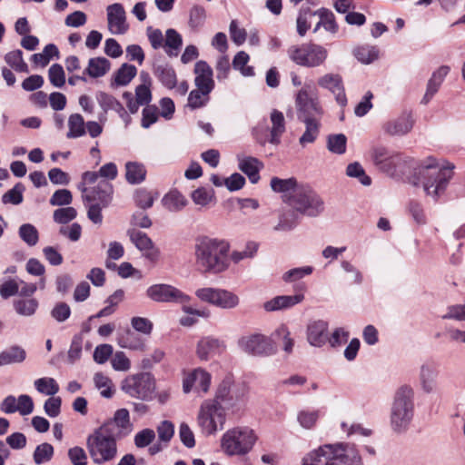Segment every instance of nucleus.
I'll return each mask as SVG.
<instances>
[{
	"label": "nucleus",
	"mask_w": 465,
	"mask_h": 465,
	"mask_svg": "<svg viewBox=\"0 0 465 465\" xmlns=\"http://www.w3.org/2000/svg\"><path fill=\"white\" fill-rule=\"evenodd\" d=\"M270 119L272 126L269 143L272 144H279L281 136L285 132V120L283 114L274 109L271 112Z\"/></svg>",
	"instance_id": "7c9ffc66"
},
{
	"label": "nucleus",
	"mask_w": 465,
	"mask_h": 465,
	"mask_svg": "<svg viewBox=\"0 0 465 465\" xmlns=\"http://www.w3.org/2000/svg\"><path fill=\"white\" fill-rule=\"evenodd\" d=\"M414 125L412 113L404 111L398 117L385 122L382 130L391 136H402L409 134Z\"/></svg>",
	"instance_id": "aec40b11"
},
{
	"label": "nucleus",
	"mask_w": 465,
	"mask_h": 465,
	"mask_svg": "<svg viewBox=\"0 0 465 465\" xmlns=\"http://www.w3.org/2000/svg\"><path fill=\"white\" fill-rule=\"evenodd\" d=\"M121 389L130 397L147 401L155 390L154 379L147 372L129 375L122 381Z\"/></svg>",
	"instance_id": "f8f14e48"
},
{
	"label": "nucleus",
	"mask_w": 465,
	"mask_h": 465,
	"mask_svg": "<svg viewBox=\"0 0 465 465\" xmlns=\"http://www.w3.org/2000/svg\"><path fill=\"white\" fill-rule=\"evenodd\" d=\"M238 345L242 351L252 356H269L275 352L271 338L260 333L242 337Z\"/></svg>",
	"instance_id": "2eb2a0df"
},
{
	"label": "nucleus",
	"mask_w": 465,
	"mask_h": 465,
	"mask_svg": "<svg viewBox=\"0 0 465 465\" xmlns=\"http://www.w3.org/2000/svg\"><path fill=\"white\" fill-rule=\"evenodd\" d=\"M35 390L44 395L54 396L59 391L57 381L51 377H43L34 381Z\"/></svg>",
	"instance_id": "09e8293b"
},
{
	"label": "nucleus",
	"mask_w": 465,
	"mask_h": 465,
	"mask_svg": "<svg viewBox=\"0 0 465 465\" xmlns=\"http://www.w3.org/2000/svg\"><path fill=\"white\" fill-rule=\"evenodd\" d=\"M59 51L56 45L49 44L45 46L42 53L35 54L32 55V61L42 67L46 66L53 57H58Z\"/></svg>",
	"instance_id": "603ef678"
},
{
	"label": "nucleus",
	"mask_w": 465,
	"mask_h": 465,
	"mask_svg": "<svg viewBox=\"0 0 465 465\" xmlns=\"http://www.w3.org/2000/svg\"><path fill=\"white\" fill-rule=\"evenodd\" d=\"M97 100L101 107L104 110H113L118 113L120 117L124 120L126 124L129 123L130 117L128 116L123 104L115 99L113 95L106 93H100L97 95Z\"/></svg>",
	"instance_id": "72a5a7b5"
},
{
	"label": "nucleus",
	"mask_w": 465,
	"mask_h": 465,
	"mask_svg": "<svg viewBox=\"0 0 465 465\" xmlns=\"http://www.w3.org/2000/svg\"><path fill=\"white\" fill-rule=\"evenodd\" d=\"M415 392L411 386L401 385L393 396L391 408V426L396 432L405 431L414 416Z\"/></svg>",
	"instance_id": "20e7f679"
},
{
	"label": "nucleus",
	"mask_w": 465,
	"mask_h": 465,
	"mask_svg": "<svg viewBox=\"0 0 465 465\" xmlns=\"http://www.w3.org/2000/svg\"><path fill=\"white\" fill-rule=\"evenodd\" d=\"M69 131L66 137L74 139L85 134V124L83 116L79 114H73L68 119Z\"/></svg>",
	"instance_id": "c03bdc74"
},
{
	"label": "nucleus",
	"mask_w": 465,
	"mask_h": 465,
	"mask_svg": "<svg viewBox=\"0 0 465 465\" xmlns=\"http://www.w3.org/2000/svg\"><path fill=\"white\" fill-rule=\"evenodd\" d=\"M248 387L243 382L235 383L231 378L224 379L218 386L214 399L224 410L240 411L248 399Z\"/></svg>",
	"instance_id": "9d476101"
},
{
	"label": "nucleus",
	"mask_w": 465,
	"mask_h": 465,
	"mask_svg": "<svg viewBox=\"0 0 465 465\" xmlns=\"http://www.w3.org/2000/svg\"><path fill=\"white\" fill-rule=\"evenodd\" d=\"M54 456V447L47 442L38 445L34 452V461L35 464L40 465L42 463L49 461Z\"/></svg>",
	"instance_id": "e2e57ef3"
},
{
	"label": "nucleus",
	"mask_w": 465,
	"mask_h": 465,
	"mask_svg": "<svg viewBox=\"0 0 465 465\" xmlns=\"http://www.w3.org/2000/svg\"><path fill=\"white\" fill-rule=\"evenodd\" d=\"M286 203L297 213L309 217H316L324 210L323 200L307 185L296 188Z\"/></svg>",
	"instance_id": "0eeeda50"
},
{
	"label": "nucleus",
	"mask_w": 465,
	"mask_h": 465,
	"mask_svg": "<svg viewBox=\"0 0 465 465\" xmlns=\"http://www.w3.org/2000/svg\"><path fill=\"white\" fill-rule=\"evenodd\" d=\"M140 79L142 80V84L135 89V99L141 105H145L152 100V93L150 90L151 77L148 73L141 72Z\"/></svg>",
	"instance_id": "a19ab883"
},
{
	"label": "nucleus",
	"mask_w": 465,
	"mask_h": 465,
	"mask_svg": "<svg viewBox=\"0 0 465 465\" xmlns=\"http://www.w3.org/2000/svg\"><path fill=\"white\" fill-rule=\"evenodd\" d=\"M194 84L196 88L212 92L214 88L213 69L204 61H198L194 65Z\"/></svg>",
	"instance_id": "b1692460"
},
{
	"label": "nucleus",
	"mask_w": 465,
	"mask_h": 465,
	"mask_svg": "<svg viewBox=\"0 0 465 465\" xmlns=\"http://www.w3.org/2000/svg\"><path fill=\"white\" fill-rule=\"evenodd\" d=\"M125 177L132 184L139 183L145 178L146 171L143 164L136 162H128L125 164Z\"/></svg>",
	"instance_id": "37998d69"
},
{
	"label": "nucleus",
	"mask_w": 465,
	"mask_h": 465,
	"mask_svg": "<svg viewBox=\"0 0 465 465\" xmlns=\"http://www.w3.org/2000/svg\"><path fill=\"white\" fill-rule=\"evenodd\" d=\"M111 63L104 57H93L88 61V65L84 71V75L93 78L102 77L110 70Z\"/></svg>",
	"instance_id": "c9c22d12"
},
{
	"label": "nucleus",
	"mask_w": 465,
	"mask_h": 465,
	"mask_svg": "<svg viewBox=\"0 0 465 465\" xmlns=\"http://www.w3.org/2000/svg\"><path fill=\"white\" fill-rule=\"evenodd\" d=\"M302 465H331L329 444L309 452L303 458Z\"/></svg>",
	"instance_id": "473e14b6"
},
{
	"label": "nucleus",
	"mask_w": 465,
	"mask_h": 465,
	"mask_svg": "<svg viewBox=\"0 0 465 465\" xmlns=\"http://www.w3.org/2000/svg\"><path fill=\"white\" fill-rule=\"evenodd\" d=\"M5 63L15 72L28 73V64L25 63L23 57V52L21 50H14L8 52L5 55Z\"/></svg>",
	"instance_id": "a18cd8bd"
},
{
	"label": "nucleus",
	"mask_w": 465,
	"mask_h": 465,
	"mask_svg": "<svg viewBox=\"0 0 465 465\" xmlns=\"http://www.w3.org/2000/svg\"><path fill=\"white\" fill-rule=\"evenodd\" d=\"M438 374L436 366L431 363H424L420 366L419 381L423 392L429 394L436 391Z\"/></svg>",
	"instance_id": "a878e982"
},
{
	"label": "nucleus",
	"mask_w": 465,
	"mask_h": 465,
	"mask_svg": "<svg viewBox=\"0 0 465 465\" xmlns=\"http://www.w3.org/2000/svg\"><path fill=\"white\" fill-rule=\"evenodd\" d=\"M137 69L134 65L123 64L121 67L114 73L112 86L127 85L136 75Z\"/></svg>",
	"instance_id": "58836bf2"
},
{
	"label": "nucleus",
	"mask_w": 465,
	"mask_h": 465,
	"mask_svg": "<svg viewBox=\"0 0 465 465\" xmlns=\"http://www.w3.org/2000/svg\"><path fill=\"white\" fill-rule=\"evenodd\" d=\"M191 197L196 205L205 207L214 200V193L213 190H207L201 187L194 190L192 193Z\"/></svg>",
	"instance_id": "0e129e2a"
},
{
	"label": "nucleus",
	"mask_w": 465,
	"mask_h": 465,
	"mask_svg": "<svg viewBox=\"0 0 465 465\" xmlns=\"http://www.w3.org/2000/svg\"><path fill=\"white\" fill-rule=\"evenodd\" d=\"M249 59L250 57L247 53L244 51H240L235 54L232 60L233 68L235 70H239L243 76L254 75L253 67L247 65Z\"/></svg>",
	"instance_id": "5fc2aeb1"
},
{
	"label": "nucleus",
	"mask_w": 465,
	"mask_h": 465,
	"mask_svg": "<svg viewBox=\"0 0 465 465\" xmlns=\"http://www.w3.org/2000/svg\"><path fill=\"white\" fill-rule=\"evenodd\" d=\"M329 325L325 321L316 320L307 325L306 336L310 345L322 347L329 340Z\"/></svg>",
	"instance_id": "4be33fe9"
},
{
	"label": "nucleus",
	"mask_w": 465,
	"mask_h": 465,
	"mask_svg": "<svg viewBox=\"0 0 465 465\" xmlns=\"http://www.w3.org/2000/svg\"><path fill=\"white\" fill-rule=\"evenodd\" d=\"M295 106L300 121L318 120L323 115L318 92L312 83H306L295 95Z\"/></svg>",
	"instance_id": "6e6552de"
},
{
	"label": "nucleus",
	"mask_w": 465,
	"mask_h": 465,
	"mask_svg": "<svg viewBox=\"0 0 465 465\" xmlns=\"http://www.w3.org/2000/svg\"><path fill=\"white\" fill-rule=\"evenodd\" d=\"M161 202L163 206L171 213H179L188 204L185 196L176 189L165 193Z\"/></svg>",
	"instance_id": "c756f323"
},
{
	"label": "nucleus",
	"mask_w": 465,
	"mask_h": 465,
	"mask_svg": "<svg viewBox=\"0 0 465 465\" xmlns=\"http://www.w3.org/2000/svg\"><path fill=\"white\" fill-rule=\"evenodd\" d=\"M230 243L224 239L200 236L194 244L195 263L203 272L220 273L229 266Z\"/></svg>",
	"instance_id": "f257e3e1"
},
{
	"label": "nucleus",
	"mask_w": 465,
	"mask_h": 465,
	"mask_svg": "<svg viewBox=\"0 0 465 465\" xmlns=\"http://www.w3.org/2000/svg\"><path fill=\"white\" fill-rule=\"evenodd\" d=\"M319 416V411L302 410L298 412L297 420L303 429L311 430L316 425Z\"/></svg>",
	"instance_id": "4d7b16f0"
},
{
	"label": "nucleus",
	"mask_w": 465,
	"mask_h": 465,
	"mask_svg": "<svg viewBox=\"0 0 465 465\" xmlns=\"http://www.w3.org/2000/svg\"><path fill=\"white\" fill-rule=\"evenodd\" d=\"M223 343L215 338L204 337L197 343L196 354L202 361H208L213 357L222 353Z\"/></svg>",
	"instance_id": "393cba45"
},
{
	"label": "nucleus",
	"mask_w": 465,
	"mask_h": 465,
	"mask_svg": "<svg viewBox=\"0 0 465 465\" xmlns=\"http://www.w3.org/2000/svg\"><path fill=\"white\" fill-rule=\"evenodd\" d=\"M25 359V350L19 345H13L0 352V366L20 364Z\"/></svg>",
	"instance_id": "2f4dec72"
},
{
	"label": "nucleus",
	"mask_w": 465,
	"mask_h": 465,
	"mask_svg": "<svg viewBox=\"0 0 465 465\" xmlns=\"http://www.w3.org/2000/svg\"><path fill=\"white\" fill-rule=\"evenodd\" d=\"M347 138L342 134H331L327 139V148L336 154H342L346 151Z\"/></svg>",
	"instance_id": "bf43d9fd"
},
{
	"label": "nucleus",
	"mask_w": 465,
	"mask_h": 465,
	"mask_svg": "<svg viewBox=\"0 0 465 465\" xmlns=\"http://www.w3.org/2000/svg\"><path fill=\"white\" fill-rule=\"evenodd\" d=\"M113 186L105 180L98 182L91 190L83 193V199L89 203L87 217L95 224L103 223L102 209L107 207L112 201Z\"/></svg>",
	"instance_id": "1a4fd4ad"
},
{
	"label": "nucleus",
	"mask_w": 465,
	"mask_h": 465,
	"mask_svg": "<svg viewBox=\"0 0 465 465\" xmlns=\"http://www.w3.org/2000/svg\"><path fill=\"white\" fill-rule=\"evenodd\" d=\"M302 122L305 125V130L299 138V144L305 148L308 144L313 143L317 140L320 134L321 121L306 120Z\"/></svg>",
	"instance_id": "e433bc0d"
},
{
	"label": "nucleus",
	"mask_w": 465,
	"mask_h": 465,
	"mask_svg": "<svg viewBox=\"0 0 465 465\" xmlns=\"http://www.w3.org/2000/svg\"><path fill=\"white\" fill-rule=\"evenodd\" d=\"M155 73L160 82L165 87L173 89L176 86V74L172 67L159 65L157 66Z\"/></svg>",
	"instance_id": "864d4df0"
},
{
	"label": "nucleus",
	"mask_w": 465,
	"mask_h": 465,
	"mask_svg": "<svg viewBox=\"0 0 465 465\" xmlns=\"http://www.w3.org/2000/svg\"><path fill=\"white\" fill-rule=\"evenodd\" d=\"M155 197L153 192L141 188L134 193V202L138 207L144 210L153 206Z\"/></svg>",
	"instance_id": "69168bd1"
},
{
	"label": "nucleus",
	"mask_w": 465,
	"mask_h": 465,
	"mask_svg": "<svg viewBox=\"0 0 465 465\" xmlns=\"http://www.w3.org/2000/svg\"><path fill=\"white\" fill-rule=\"evenodd\" d=\"M317 84L321 88L327 89L331 92L340 106H346L347 97L341 74L334 73L324 74L317 79Z\"/></svg>",
	"instance_id": "6ab92c4d"
},
{
	"label": "nucleus",
	"mask_w": 465,
	"mask_h": 465,
	"mask_svg": "<svg viewBox=\"0 0 465 465\" xmlns=\"http://www.w3.org/2000/svg\"><path fill=\"white\" fill-rule=\"evenodd\" d=\"M182 310L186 314L180 318L179 322L182 326L191 327L194 325L198 322V318L207 319L210 317V311L205 310H197L189 306L188 303L182 304Z\"/></svg>",
	"instance_id": "4c0bfd02"
},
{
	"label": "nucleus",
	"mask_w": 465,
	"mask_h": 465,
	"mask_svg": "<svg viewBox=\"0 0 465 465\" xmlns=\"http://www.w3.org/2000/svg\"><path fill=\"white\" fill-rule=\"evenodd\" d=\"M20 238L28 245L35 246L39 240L37 229L31 223L22 224L19 228Z\"/></svg>",
	"instance_id": "13d9d810"
},
{
	"label": "nucleus",
	"mask_w": 465,
	"mask_h": 465,
	"mask_svg": "<svg viewBox=\"0 0 465 465\" xmlns=\"http://www.w3.org/2000/svg\"><path fill=\"white\" fill-rule=\"evenodd\" d=\"M207 12L204 6L195 4L188 12V25L193 31H199L205 24Z\"/></svg>",
	"instance_id": "ea45409f"
},
{
	"label": "nucleus",
	"mask_w": 465,
	"mask_h": 465,
	"mask_svg": "<svg viewBox=\"0 0 465 465\" xmlns=\"http://www.w3.org/2000/svg\"><path fill=\"white\" fill-rule=\"evenodd\" d=\"M94 385L99 390L100 394L106 399L113 397L114 393V384L112 380L104 374L98 372L94 376Z\"/></svg>",
	"instance_id": "3c124183"
},
{
	"label": "nucleus",
	"mask_w": 465,
	"mask_h": 465,
	"mask_svg": "<svg viewBox=\"0 0 465 465\" xmlns=\"http://www.w3.org/2000/svg\"><path fill=\"white\" fill-rule=\"evenodd\" d=\"M146 296L155 302L163 303H189L191 297L173 285L155 283L146 290Z\"/></svg>",
	"instance_id": "4468645a"
},
{
	"label": "nucleus",
	"mask_w": 465,
	"mask_h": 465,
	"mask_svg": "<svg viewBox=\"0 0 465 465\" xmlns=\"http://www.w3.org/2000/svg\"><path fill=\"white\" fill-rule=\"evenodd\" d=\"M303 299V294L280 295L264 302L263 308L266 312L287 310L301 303Z\"/></svg>",
	"instance_id": "bb28decb"
},
{
	"label": "nucleus",
	"mask_w": 465,
	"mask_h": 465,
	"mask_svg": "<svg viewBox=\"0 0 465 465\" xmlns=\"http://www.w3.org/2000/svg\"><path fill=\"white\" fill-rule=\"evenodd\" d=\"M86 448L95 464L114 460L117 454V444L111 424H103L90 434L86 440Z\"/></svg>",
	"instance_id": "39448f33"
},
{
	"label": "nucleus",
	"mask_w": 465,
	"mask_h": 465,
	"mask_svg": "<svg viewBox=\"0 0 465 465\" xmlns=\"http://www.w3.org/2000/svg\"><path fill=\"white\" fill-rule=\"evenodd\" d=\"M38 306V301L35 298L20 299L14 302V309L15 312L25 317L33 316L37 311Z\"/></svg>",
	"instance_id": "49530a36"
},
{
	"label": "nucleus",
	"mask_w": 465,
	"mask_h": 465,
	"mask_svg": "<svg viewBox=\"0 0 465 465\" xmlns=\"http://www.w3.org/2000/svg\"><path fill=\"white\" fill-rule=\"evenodd\" d=\"M164 48L169 55H177L183 45V39L181 35L174 29H167L165 33Z\"/></svg>",
	"instance_id": "de8ad7c7"
},
{
	"label": "nucleus",
	"mask_w": 465,
	"mask_h": 465,
	"mask_svg": "<svg viewBox=\"0 0 465 465\" xmlns=\"http://www.w3.org/2000/svg\"><path fill=\"white\" fill-rule=\"evenodd\" d=\"M197 424L205 435H214L223 430L226 421V413L223 406L218 400L208 399L203 401L197 413Z\"/></svg>",
	"instance_id": "423d86ee"
},
{
	"label": "nucleus",
	"mask_w": 465,
	"mask_h": 465,
	"mask_svg": "<svg viewBox=\"0 0 465 465\" xmlns=\"http://www.w3.org/2000/svg\"><path fill=\"white\" fill-rule=\"evenodd\" d=\"M155 439V432L153 429H143L139 430L134 438L136 448L143 449L150 446Z\"/></svg>",
	"instance_id": "338daca9"
},
{
	"label": "nucleus",
	"mask_w": 465,
	"mask_h": 465,
	"mask_svg": "<svg viewBox=\"0 0 465 465\" xmlns=\"http://www.w3.org/2000/svg\"><path fill=\"white\" fill-rule=\"evenodd\" d=\"M270 184L273 192L284 193L285 202L287 198L293 193L294 190L300 187V185L297 184L295 178L280 179L278 177H273L272 178Z\"/></svg>",
	"instance_id": "79ce46f5"
},
{
	"label": "nucleus",
	"mask_w": 465,
	"mask_h": 465,
	"mask_svg": "<svg viewBox=\"0 0 465 465\" xmlns=\"http://www.w3.org/2000/svg\"><path fill=\"white\" fill-rule=\"evenodd\" d=\"M259 436L256 431L244 425L228 429L220 438V450L229 458H244L254 449Z\"/></svg>",
	"instance_id": "7ed1b4c3"
},
{
	"label": "nucleus",
	"mask_w": 465,
	"mask_h": 465,
	"mask_svg": "<svg viewBox=\"0 0 465 465\" xmlns=\"http://www.w3.org/2000/svg\"><path fill=\"white\" fill-rule=\"evenodd\" d=\"M238 167L245 173L252 183H256L260 180L259 172L263 167V163L255 157L238 155Z\"/></svg>",
	"instance_id": "cd10ccee"
},
{
	"label": "nucleus",
	"mask_w": 465,
	"mask_h": 465,
	"mask_svg": "<svg viewBox=\"0 0 465 465\" xmlns=\"http://www.w3.org/2000/svg\"><path fill=\"white\" fill-rule=\"evenodd\" d=\"M117 176V167L114 163H108L103 165L99 172H85L82 174V182L78 184V189L82 193L87 192V185L98 183L101 180H114Z\"/></svg>",
	"instance_id": "412c9836"
},
{
	"label": "nucleus",
	"mask_w": 465,
	"mask_h": 465,
	"mask_svg": "<svg viewBox=\"0 0 465 465\" xmlns=\"http://www.w3.org/2000/svg\"><path fill=\"white\" fill-rule=\"evenodd\" d=\"M454 165L442 159L428 157L420 167L419 183L425 194L434 201L439 200L446 192L454 174Z\"/></svg>",
	"instance_id": "f03ea898"
},
{
	"label": "nucleus",
	"mask_w": 465,
	"mask_h": 465,
	"mask_svg": "<svg viewBox=\"0 0 465 465\" xmlns=\"http://www.w3.org/2000/svg\"><path fill=\"white\" fill-rule=\"evenodd\" d=\"M212 375L202 368L194 369L184 374L183 391L189 393L194 389L197 392L207 393L210 390Z\"/></svg>",
	"instance_id": "f3484780"
},
{
	"label": "nucleus",
	"mask_w": 465,
	"mask_h": 465,
	"mask_svg": "<svg viewBox=\"0 0 465 465\" xmlns=\"http://www.w3.org/2000/svg\"><path fill=\"white\" fill-rule=\"evenodd\" d=\"M449 72L450 67L442 65L432 74L428 82L426 93L421 100L422 104H427L431 100L434 94L438 92Z\"/></svg>",
	"instance_id": "c85d7f7f"
},
{
	"label": "nucleus",
	"mask_w": 465,
	"mask_h": 465,
	"mask_svg": "<svg viewBox=\"0 0 465 465\" xmlns=\"http://www.w3.org/2000/svg\"><path fill=\"white\" fill-rule=\"evenodd\" d=\"M107 26L112 35H124L129 30L126 12L120 3L106 7Z\"/></svg>",
	"instance_id": "a211bd4d"
},
{
	"label": "nucleus",
	"mask_w": 465,
	"mask_h": 465,
	"mask_svg": "<svg viewBox=\"0 0 465 465\" xmlns=\"http://www.w3.org/2000/svg\"><path fill=\"white\" fill-rule=\"evenodd\" d=\"M288 54L292 61L304 67L321 66L328 58V50L312 43L292 46Z\"/></svg>",
	"instance_id": "9b49d317"
},
{
	"label": "nucleus",
	"mask_w": 465,
	"mask_h": 465,
	"mask_svg": "<svg viewBox=\"0 0 465 465\" xmlns=\"http://www.w3.org/2000/svg\"><path fill=\"white\" fill-rule=\"evenodd\" d=\"M346 174L349 177L357 178L364 186H369L371 183V179L365 173L363 167L358 162L348 164Z\"/></svg>",
	"instance_id": "680f3d73"
},
{
	"label": "nucleus",
	"mask_w": 465,
	"mask_h": 465,
	"mask_svg": "<svg viewBox=\"0 0 465 465\" xmlns=\"http://www.w3.org/2000/svg\"><path fill=\"white\" fill-rule=\"evenodd\" d=\"M371 157L372 162L381 170L388 171L391 165L394 163L396 154L385 147L378 146L371 150Z\"/></svg>",
	"instance_id": "f704fd0d"
},
{
	"label": "nucleus",
	"mask_w": 465,
	"mask_h": 465,
	"mask_svg": "<svg viewBox=\"0 0 465 465\" xmlns=\"http://www.w3.org/2000/svg\"><path fill=\"white\" fill-rule=\"evenodd\" d=\"M331 465H363L361 456L353 444H329Z\"/></svg>",
	"instance_id": "dca6fc26"
},
{
	"label": "nucleus",
	"mask_w": 465,
	"mask_h": 465,
	"mask_svg": "<svg viewBox=\"0 0 465 465\" xmlns=\"http://www.w3.org/2000/svg\"><path fill=\"white\" fill-rule=\"evenodd\" d=\"M211 92L194 89L190 92L187 100V106L192 110L199 109L205 106L210 100Z\"/></svg>",
	"instance_id": "8fccbe9b"
},
{
	"label": "nucleus",
	"mask_w": 465,
	"mask_h": 465,
	"mask_svg": "<svg viewBox=\"0 0 465 465\" xmlns=\"http://www.w3.org/2000/svg\"><path fill=\"white\" fill-rule=\"evenodd\" d=\"M355 57L362 64H371L379 57V50L375 46L363 45L354 50Z\"/></svg>",
	"instance_id": "6e6d98bb"
},
{
	"label": "nucleus",
	"mask_w": 465,
	"mask_h": 465,
	"mask_svg": "<svg viewBox=\"0 0 465 465\" xmlns=\"http://www.w3.org/2000/svg\"><path fill=\"white\" fill-rule=\"evenodd\" d=\"M195 295L202 302L224 310L236 308L240 303L239 296L228 290L204 287L195 291Z\"/></svg>",
	"instance_id": "ddd939ff"
},
{
	"label": "nucleus",
	"mask_w": 465,
	"mask_h": 465,
	"mask_svg": "<svg viewBox=\"0 0 465 465\" xmlns=\"http://www.w3.org/2000/svg\"><path fill=\"white\" fill-rule=\"evenodd\" d=\"M341 268L342 271L349 275L348 281L351 284L360 285L363 282L362 272L350 261H341Z\"/></svg>",
	"instance_id": "052dcab7"
},
{
	"label": "nucleus",
	"mask_w": 465,
	"mask_h": 465,
	"mask_svg": "<svg viewBox=\"0 0 465 465\" xmlns=\"http://www.w3.org/2000/svg\"><path fill=\"white\" fill-rule=\"evenodd\" d=\"M104 424H111L112 432L116 438H124L129 435L134 429V426L130 421L129 411L126 409L117 410L114 418Z\"/></svg>",
	"instance_id": "5701e85b"
},
{
	"label": "nucleus",
	"mask_w": 465,
	"mask_h": 465,
	"mask_svg": "<svg viewBox=\"0 0 465 465\" xmlns=\"http://www.w3.org/2000/svg\"><path fill=\"white\" fill-rule=\"evenodd\" d=\"M128 235L131 242L140 252L143 251L144 249H148V247L153 243L146 233L136 231L134 229L129 230Z\"/></svg>",
	"instance_id": "774afa93"
}]
</instances>
